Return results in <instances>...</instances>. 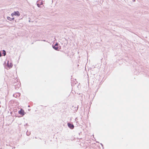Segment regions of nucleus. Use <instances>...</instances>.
Here are the masks:
<instances>
[{
    "label": "nucleus",
    "mask_w": 149,
    "mask_h": 149,
    "mask_svg": "<svg viewBox=\"0 0 149 149\" xmlns=\"http://www.w3.org/2000/svg\"><path fill=\"white\" fill-rule=\"evenodd\" d=\"M14 15H16L19 16L20 15V14L18 11H15L13 13L11 14V15L13 17Z\"/></svg>",
    "instance_id": "f257e3e1"
},
{
    "label": "nucleus",
    "mask_w": 149,
    "mask_h": 149,
    "mask_svg": "<svg viewBox=\"0 0 149 149\" xmlns=\"http://www.w3.org/2000/svg\"><path fill=\"white\" fill-rule=\"evenodd\" d=\"M68 125L71 129H72L74 128V126L73 124H71L70 123H68Z\"/></svg>",
    "instance_id": "f03ea898"
},
{
    "label": "nucleus",
    "mask_w": 149,
    "mask_h": 149,
    "mask_svg": "<svg viewBox=\"0 0 149 149\" xmlns=\"http://www.w3.org/2000/svg\"><path fill=\"white\" fill-rule=\"evenodd\" d=\"M24 111L22 109H21L18 112L21 115H22V116H23L24 114Z\"/></svg>",
    "instance_id": "7ed1b4c3"
},
{
    "label": "nucleus",
    "mask_w": 149,
    "mask_h": 149,
    "mask_svg": "<svg viewBox=\"0 0 149 149\" xmlns=\"http://www.w3.org/2000/svg\"><path fill=\"white\" fill-rule=\"evenodd\" d=\"M9 61H8V63L7 64V66L8 67V68H11L12 67L13 65L12 64V63H10L9 64Z\"/></svg>",
    "instance_id": "20e7f679"
},
{
    "label": "nucleus",
    "mask_w": 149,
    "mask_h": 149,
    "mask_svg": "<svg viewBox=\"0 0 149 149\" xmlns=\"http://www.w3.org/2000/svg\"><path fill=\"white\" fill-rule=\"evenodd\" d=\"M7 19L10 21H12V20H14V18H11L9 17H7Z\"/></svg>",
    "instance_id": "39448f33"
},
{
    "label": "nucleus",
    "mask_w": 149,
    "mask_h": 149,
    "mask_svg": "<svg viewBox=\"0 0 149 149\" xmlns=\"http://www.w3.org/2000/svg\"><path fill=\"white\" fill-rule=\"evenodd\" d=\"M53 48L56 50H58V47L57 46H53Z\"/></svg>",
    "instance_id": "423d86ee"
},
{
    "label": "nucleus",
    "mask_w": 149,
    "mask_h": 149,
    "mask_svg": "<svg viewBox=\"0 0 149 149\" xmlns=\"http://www.w3.org/2000/svg\"><path fill=\"white\" fill-rule=\"evenodd\" d=\"M2 54H3L4 56H5L6 54V52L5 50H3V51Z\"/></svg>",
    "instance_id": "0eeeda50"
},
{
    "label": "nucleus",
    "mask_w": 149,
    "mask_h": 149,
    "mask_svg": "<svg viewBox=\"0 0 149 149\" xmlns=\"http://www.w3.org/2000/svg\"><path fill=\"white\" fill-rule=\"evenodd\" d=\"M74 108L75 109H74V111H76L77 110H78V106H77L76 107H75Z\"/></svg>",
    "instance_id": "6e6552de"
},
{
    "label": "nucleus",
    "mask_w": 149,
    "mask_h": 149,
    "mask_svg": "<svg viewBox=\"0 0 149 149\" xmlns=\"http://www.w3.org/2000/svg\"><path fill=\"white\" fill-rule=\"evenodd\" d=\"M58 46V44L57 43H56V44L55 45H54V46Z\"/></svg>",
    "instance_id": "1a4fd4ad"
},
{
    "label": "nucleus",
    "mask_w": 149,
    "mask_h": 149,
    "mask_svg": "<svg viewBox=\"0 0 149 149\" xmlns=\"http://www.w3.org/2000/svg\"><path fill=\"white\" fill-rule=\"evenodd\" d=\"M37 6L39 7H40V5L38 3L37 4Z\"/></svg>",
    "instance_id": "9d476101"
},
{
    "label": "nucleus",
    "mask_w": 149,
    "mask_h": 149,
    "mask_svg": "<svg viewBox=\"0 0 149 149\" xmlns=\"http://www.w3.org/2000/svg\"><path fill=\"white\" fill-rule=\"evenodd\" d=\"M2 56V54L1 52H0V57H1Z\"/></svg>",
    "instance_id": "9b49d317"
},
{
    "label": "nucleus",
    "mask_w": 149,
    "mask_h": 149,
    "mask_svg": "<svg viewBox=\"0 0 149 149\" xmlns=\"http://www.w3.org/2000/svg\"><path fill=\"white\" fill-rule=\"evenodd\" d=\"M42 4H43L42 2H41L40 5H42Z\"/></svg>",
    "instance_id": "f8f14e48"
},
{
    "label": "nucleus",
    "mask_w": 149,
    "mask_h": 149,
    "mask_svg": "<svg viewBox=\"0 0 149 149\" xmlns=\"http://www.w3.org/2000/svg\"><path fill=\"white\" fill-rule=\"evenodd\" d=\"M134 1H135V0H134Z\"/></svg>",
    "instance_id": "ddd939ff"
},
{
    "label": "nucleus",
    "mask_w": 149,
    "mask_h": 149,
    "mask_svg": "<svg viewBox=\"0 0 149 149\" xmlns=\"http://www.w3.org/2000/svg\"><path fill=\"white\" fill-rule=\"evenodd\" d=\"M28 107H30V106L29 105Z\"/></svg>",
    "instance_id": "4468645a"
}]
</instances>
